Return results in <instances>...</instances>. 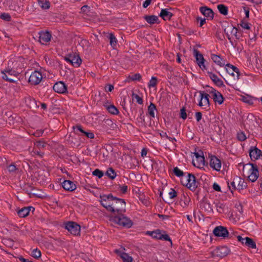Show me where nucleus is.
<instances>
[{"label": "nucleus", "mask_w": 262, "mask_h": 262, "mask_svg": "<svg viewBox=\"0 0 262 262\" xmlns=\"http://www.w3.org/2000/svg\"><path fill=\"white\" fill-rule=\"evenodd\" d=\"M24 67L25 60L23 58L12 56L8 62L7 66L1 72L2 78L7 81L15 82L16 81L11 77H17L22 72Z\"/></svg>", "instance_id": "1"}, {"label": "nucleus", "mask_w": 262, "mask_h": 262, "mask_svg": "<svg viewBox=\"0 0 262 262\" xmlns=\"http://www.w3.org/2000/svg\"><path fill=\"white\" fill-rule=\"evenodd\" d=\"M244 175L251 182H255L259 177V171L257 166L253 164L248 163L245 165L243 169Z\"/></svg>", "instance_id": "2"}, {"label": "nucleus", "mask_w": 262, "mask_h": 262, "mask_svg": "<svg viewBox=\"0 0 262 262\" xmlns=\"http://www.w3.org/2000/svg\"><path fill=\"white\" fill-rule=\"evenodd\" d=\"M181 182L183 185L186 186L191 190H194L197 187L195 178L193 174L187 173L181 178Z\"/></svg>", "instance_id": "3"}, {"label": "nucleus", "mask_w": 262, "mask_h": 262, "mask_svg": "<svg viewBox=\"0 0 262 262\" xmlns=\"http://www.w3.org/2000/svg\"><path fill=\"white\" fill-rule=\"evenodd\" d=\"M146 234L150 236L153 238L156 239L164 240L165 241H170L171 243V240L168 234L166 233L164 231L159 229H156L154 231H147Z\"/></svg>", "instance_id": "4"}, {"label": "nucleus", "mask_w": 262, "mask_h": 262, "mask_svg": "<svg viewBox=\"0 0 262 262\" xmlns=\"http://www.w3.org/2000/svg\"><path fill=\"white\" fill-rule=\"evenodd\" d=\"M126 203L123 199L115 197L111 211L113 213H122L125 211Z\"/></svg>", "instance_id": "5"}, {"label": "nucleus", "mask_w": 262, "mask_h": 262, "mask_svg": "<svg viewBox=\"0 0 262 262\" xmlns=\"http://www.w3.org/2000/svg\"><path fill=\"white\" fill-rule=\"evenodd\" d=\"M113 221L118 225L126 228H130L133 224L132 221L124 215H120L115 216Z\"/></svg>", "instance_id": "6"}, {"label": "nucleus", "mask_w": 262, "mask_h": 262, "mask_svg": "<svg viewBox=\"0 0 262 262\" xmlns=\"http://www.w3.org/2000/svg\"><path fill=\"white\" fill-rule=\"evenodd\" d=\"M114 199L115 197H114L112 194H103L100 195V202L101 204L106 208L107 211H111V208L114 201Z\"/></svg>", "instance_id": "7"}, {"label": "nucleus", "mask_w": 262, "mask_h": 262, "mask_svg": "<svg viewBox=\"0 0 262 262\" xmlns=\"http://www.w3.org/2000/svg\"><path fill=\"white\" fill-rule=\"evenodd\" d=\"M64 59L68 62L72 64L74 67H79L81 64L82 60L79 54L76 52L68 54L65 57Z\"/></svg>", "instance_id": "8"}, {"label": "nucleus", "mask_w": 262, "mask_h": 262, "mask_svg": "<svg viewBox=\"0 0 262 262\" xmlns=\"http://www.w3.org/2000/svg\"><path fill=\"white\" fill-rule=\"evenodd\" d=\"M192 163L193 165L199 168H202L205 165V158L202 151L193 153Z\"/></svg>", "instance_id": "9"}, {"label": "nucleus", "mask_w": 262, "mask_h": 262, "mask_svg": "<svg viewBox=\"0 0 262 262\" xmlns=\"http://www.w3.org/2000/svg\"><path fill=\"white\" fill-rule=\"evenodd\" d=\"M199 95L198 97V105L203 108H207L209 106V100L208 94L206 93L203 91H200L199 92Z\"/></svg>", "instance_id": "10"}, {"label": "nucleus", "mask_w": 262, "mask_h": 262, "mask_svg": "<svg viewBox=\"0 0 262 262\" xmlns=\"http://www.w3.org/2000/svg\"><path fill=\"white\" fill-rule=\"evenodd\" d=\"M208 92L211 95V97L215 103L221 105L223 103L224 98L222 94L218 91L211 88Z\"/></svg>", "instance_id": "11"}, {"label": "nucleus", "mask_w": 262, "mask_h": 262, "mask_svg": "<svg viewBox=\"0 0 262 262\" xmlns=\"http://www.w3.org/2000/svg\"><path fill=\"white\" fill-rule=\"evenodd\" d=\"M65 228L71 234L77 235L79 234L80 227L79 225L74 222H69L65 224Z\"/></svg>", "instance_id": "12"}, {"label": "nucleus", "mask_w": 262, "mask_h": 262, "mask_svg": "<svg viewBox=\"0 0 262 262\" xmlns=\"http://www.w3.org/2000/svg\"><path fill=\"white\" fill-rule=\"evenodd\" d=\"M42 79V74L38 71L32 72L29 78V82L32 85L38 84Z\"/></svg>", "instance_id": "13"}, {"label": "nucleus", "mask_w": 262, "mask_h": 262, "mask_svg": "<svg viewBox=\"0 0 262 262\" xmlns=\"http://www.w3.org/2000/svg\"><path fill=\"white\" fill-rule=\"evenodd\" d=\"M225 68L227 72L231 76H232L234 80H237L239 78V70L236 67L227 63L226 64Z\"/></svg>", "instance_id": "14"}, {"label": "nucleus", "mask_w": 262, "mask_h": 262, "mask_svg": "<svg viewBox=\"0 0 262 262\" xmlns=\"http://www.w3.org/2000/svg\"><path fill=\"white\" fill-rule=\"evenodd\" d=\"M213 233L215 236L222 237L224 238L227 237L229 235V232L227 229L222 226L216 227L214 229Z\"/></svg>", "instance_id": "15"}, {"label": "nucleus", "mask_w": 262, "mask_h": 262, "mask_svg": "<svg viewBox=\"0 0 262 262\" xmlns=\"http://www.w3.org/2000/svg\"><path fill=\"white\" fill-rule=\"evenodd\" d=\"M209 165L214 170L220 171L222 167V162L220 159L215 156L210 157Z\"/></svg>", "instance_id": "16"}, {"label": "nucleus", "mask_w": 262, "mask_h": 262, "mask_svg": "<svg viewBox=\"0 0 262 262\" xmlns=\"http://www.w3.org/2000/svg\"><path fill=\"white\" fill-rule=\"evenodd\" d=\"M193 53L198 66L202 70H206V67L205 64V59L203 55L197 50H194Z\"/></svg>", "instance_id": "17"}, {"label": "nucleus", "mask_w": 262, "mask_h": 262, "mask_svg": "<svg viewBox=\"0 0 262 262\" xmlns=\"http://www.w3.org/2000/svg\"><path fill=\"white\" fill-rule=\"evenodd\" d=\"M53 88L55 92L59 94H64L67 92V85L61 81L56 82Z\"/></svg>", "instance_id": "18"}, {"label": "nucleus", "mask_w": 262, "mask_h": 262, "mask_svg": "<svg viewBox=\"0 0 262 262\" xmlns=\"http://www.w3.org/2000/svg\"><path fill=\"white\" fill-rule=\"evenodd\" d=\"M230 253V250L227 247L222 246L215 249L213 254L217 257H224Z\"/></svg>", "instance_id": "19"}, {"label": "nucleus", "mask_w": 262, "mask_h": 262, "mask_svg": "<svg viewBox=\"0 0 262 262\" xmlns=\"http://www.w3.org/2000/svg\"><path fill=\"white\" fill-rule=\"evenodd\" d=\"M249 153L252 160H258L262 157L261 151L255 146L251 147Z\"/></svg>", "instance_id": "20"}, {"label": "nucleus", "mask_w": 262, "mask_h": 262, "mask_svg": "<svg viewBox=\"0 0 262 262\" xmlns=\"http://www.w3.org/2000/svg\"><path fill=\"white\" fill-rule=\"evenodd\" d=\"M211 59L212 60L213 62H214L216 65L220 67H224V66L225 67L226 64H227L226 63V59L219 55L211 54Z\"/></svg>", "instance_id": "21"}, {"label": "nucleus", "mask_w": 262, "mask_h": 262, "mask_svg": "<svg viewBox=\"0 0 262 262\" xmlns=\"http://www.w3.org/2000/svg\"><path fill=\"white\" fill-rule=\"evenodd\" d=\"M237 239L239 242H240L243 245H244L246 246H248V247L250 248H256V244L253 242V241L248 237H242L241 236L238 235L237 236Z\"/></svg>", "instance_id": "22"}, {"label": "nucleus", "mask_w": 262, "mask_h": 262, "mask_svg": "<svg viewBox=\"0 0 262 262\" xmlns=\"http://www.w3.org/2000/svg\"><path fill=\"white\" fill-rule=\"evenodd\" d=\"M114 252L120 257L123 262H133L132 257L124 252L123 249H115Z\"/></svg>", "instance_id": "23"}, {"label": "nucleus", "mask_w": 262, "mask_h": 262, "mask_svg": "<svg viewBox=\"0 0 262 262\" xmlns=\"http://www.w3.org/2000/svg\"><path fill=\"white\" fill-rule=\"evenodd\" d=\"M39 35V41L41 44H46L51 40L52 36L49 31H41Z\"/></svg>", "instance_id": "24"}, {"label": "nucleus", "mask_w": 262, "mask_h": 262, "mask_svg": "<svg viewBox=\"0 0 262 262\" xmlns=\"http://www.w3.org/2000/svg\"><path fill=\"white\" fill-rule=\"evenodd\" d=\"M207 74L211 80L218 86H225L223 80L211 72L207 71Z\"/></svg>", "instance_id": "25"}, {"label": "nucleus", "mask_w": 262, "mask_h": 262, "mask_svg": "<svg viewBox=\"0 0 262 262\" xmlns=\"http://www.w3.org/2000/svg\"><path fill=\"white\" fill-rule=\"evenodd\" d=\"M62 187L67 191H73L76 188L75 183L70 180H64L62 183Z\"/></svg>", "instance_id": "26"}, {"label": "nucleus", "mask_w": 262, "mask_h": 262, "mask_svg": "<svg viewBox=\"0 0 262 262\" xmlns=\"http://www.w3.org/2000/svg\"><path fill=\"white\" fill-rule=\"evenodd\" d=\"M235 183L236 184V189L241 190L246 188L247 187V183L245 180L239 177H235Z\"/></svg>", "instance_id": "27"}, {"label": "nucleus", "mask_w": 262, "mask_h": 262, "mask_svg": "<svg viewBox=\"0 0 262 262\" xmlns=\"http://www.w3.org/2000/svg\"><path fill=\"white\" fill-rule=\"evenodd\" d=\"M200 11L205 16L209 18L210 19L213 18V12L211 9L208 8L207 7H202L200 8Z\"/></svg>", "instance_id": "28"}, {"label": "nucleus", "mask_w": 262, "mask_h": 262, "mask_svg": "<svg viewBox=\"0 0 262 262\" xmlns=\"http://www.w3.org/2000/svg\"><path fill=\"white\" fill-rule=\"evenodd\" d=\"M103 105L110 113L113 115H117L119 113L117 108L114 105L110 104L108 101L104 103Z\"/></svg>", "instance_id": "29"}, {"label": "nucleus", "mask_w": 262, "mask_h": 262, "mask_svg": "<svg viewBox=\"0 0 262 262\" xmlns=\"http://www.w3.org/2000/svg\"><path fill=\"white\" fill-rule=\"evenodd\" d=\"M46 145L47 144L42 141H37L35 142L34 143V147L35 148V151L34 152V154L41 156V153L40 151L36 150V149H41L45 147Z\"/></svg>", "instance_id": "30"}, {"label": "nucleus", "mask_w": 262, "mask_h": 262, "mask_svg": "<svg viewBox=\"0 0 262 262\" xmlns=\"http://www.w3.org/2000/svg\"><path fill=\"white\" fill-rule=\"evenodd\" d=\"M73 128L75 130V132L77 130L83 134L88 138L93 139L94 138V135L93 133L85 132L83 130L80 125L73 126Z\"/></svg>", "instance_id": "31"}, {"label": "nucleus", "mask_w": 262, "mask_h": 262, "mask_svg": "<svg viewBox=\"0 0 262 262\" xmlns=\"http://www.w3.org/2000/svg\"><path fill=\"white\" fill-rule=\"evenodd\" d=\"M160 16L165 20H169L172 16V13L168 9H163L161 11Z\"/></svg>", "instance_id": "32"}, {"label": "nucleus", "mask_w": 262, "mask_h": 262, "mask_svg": "<svg viewBox=\"0 0 262 262\" xmlns=\"http://www.w3.org/2000/svg\"><path fill=\"white\" fill-rule=\"evenodd\" d=\"M215 204L217 211L220 213H224L227 210V206L224 203L217 202Z\"/></svg>", "instance_id": "33"}, {"label": "nucleus", "mask_w": 262, "mask_h": 262, "mask_svg": "<svg viewBox=\"0 0 262 262\" xmlns=\"http://www.w3.org/2000/svg\"><path fill=\"white\" fill-rule=\"evenodd\" d=\"M241 100L248 104H252L254 100H256V98H254L249 95H244L241 96Z\"/></svg>", "instance_id": "34"}, {"label": "nucleus", "mask_w": 262, "mask_h": 262, "mask_svg": "<svg viewBox=\"0 0 262 262\" xmlns=\"http://www.w3.org/2000/svg\"><path fill=\"white\" fill-rule=\"evenodd\" d=\"M30 211V208L24 207L19 210L17 212L18 215L21 217L27 216Z\"/></svg>", "instance_id": "35"}, {"label": "nucleus", "mask_w": 262, "mask_h": 262, "mask_svg": "<svg viewBox=\"0 0 262 262\" xmlns=\"http://www.w3.org/2000/svg\"><path fill=\"white\" fill-rule=\"evenodd\" d=\"M201 207L207 212H212L213 211V208L211 204L207 201L204 202L202 204Z\"/></svg>", "instance_id": "36"}, {"label": "nucleus", "mask_w": 262, "mask_h": 262, "mask_svg": "<svg viewBox=\"0 0 262 262\" xmlns=\"http://www.w3.org/2000/svg\"><path fill=\"white\" fill-rule=\"evenodd\" d=\"M156 110V105L154 103H151L148 107V113L151 118L155 117V112Z\"/></svg>", "instance_id": "37"}, {"label": "nucleus", "mask_w": 262, "mask_h": 262, "mask_svg": "<svg viewBox=\"0 0 262 262\" xmlns=\"http://www.w3.org/2000/svg\"><path fill=\"white\" fill-rule=\"evenodd\" d=\"M190 202V199L189 196L184 195L183 198L181 199L180 203L181 205L185 208L188 206L189 202Z\"/></svg>", "instance_id": "38"}, {"label": "nucleus", "mask_w": 262, "mask_h": 262, "mask_svg": "<svg viewBox=\"0 0 262 262\" xmlns=\"http://www.w3.org/2000/svg\"><path fill=\"white\" fill-rule=\"evenodd\" d=\"M38 4L43 9H48L50 7V3L47 0H39Z\"/></svg>", "instance_id": "39"}, {"label": "nucleus", "mask_w": 262, "mask_h": 262, "mask_svg": "<svg viewBox=\"0 0 262 262\" xmlns=\"http://www.w3.org/2000/svg\"><path fill=\"white\" fill-rule=\"evenodd\" d=\"M217 9L222 14L226 15L228 12V9L227 6L223 4H220L217 6Z\"/></svg>", "instance_id": "40"}, {"label": "nucleus", "mask_w": 262, "mask_h": 262, "mask_svg": "<svg viewBox=\"0 0 262 262\" xmlns=\"http://www.w3.org/2000/svg\"><path fill=\"white\" fill-rule=\"evenodd\" d=\"M145 19L148 23L150 24L156 23L158 20V17L155 15L146 16Z\"/></svg>", "instance_id": "41"}, {"label": "nucleus", "mask_w": 262, "mask_h": 262, "mask_svg": "<svg viewBox=\"0 0 262 262\" xmlns=\"http://www.w3.org/2000/svg\"><path fill=\"white\" fill-rule=\"evenodd\" d=\"M160 135L161 138L163 139H168L170 142H171L173 144H174V143L176 142V139L174 138L169 137L165 132H162L160 133Z\"/></svg>", "instance_id": "42"}, {"label": "nucleus", "mask_w": 262, "mask_h": 262, "mask_svg": "<svg viewBox=\"0 0 262 262\" xmlns=\"http://www.w3.org/2000/svg\"><path fill=\"white\" fill-rule=\"evenodd\" d=\"M110 39V45L112 47L114 48L117 45V39L113 34L110 33L108 35Z\"/></svg>", "instance_id": "43"}, {"label": "nucleus", "mask_w": 262, "mask_h": 262, "mask_svg": "<svg viewBox=\"0 0 262 262\" xmlns=\"http://www.w3.org/2000/svg\"><path fill=\"white\" fill-rule=\"evenodd\" d=\"M140 200L146 206H149L151 204L148 197H146L145 196L141 195L140 197Z\"/></svg>", "instance_id": "44"}, {"label": "nucleus", "mask_w": 262, "mask_h": 262, "mask_svg": "<svg viewBox=\"0 0 262 262\" xmlns=\"http://www.w3.org/2000/svg\"><path fill=\"white\" fill-rule=\"evenodd\" d=\"M106 175L112 179H114L116 176V174L112 168H109L107 170Z\"/></svg>", "instance_id": "45"}, {"label": "nucleus", "mask_w": 262, "mask_h": 262, "mask_svg": "<svg viewBox=\"0 0 262 262\" xmlns=\"http://www.w3.org/2000/svg\"><path fill=\"white\" fill-rule=\"evenodd\" d=\"M173 171L174 174L176 176L182 178V177H184V176L186 175V174H184L183 171L181 170L180 168H179L177 167H174Z\"/></svg>", "instance_id": "46"}, {"label": "nucleus", "mask_w": 262, "mask_h": 262, "mask_svg": "<svg viewBox=\"0 0 262 262\" xmlns=\"http://www.w3.org/2000/svg\"><path fill=\"white\" fill-rule=\"evenodd\" d=\"M31 255L35 258H38L41 256V252L38 249H34L31 252Z\"/></svg>", "instance_id": "47"}, {"label": "nucleus", "mask_w": 262, "mask_h": 262, "mask_svg": "<svg viewBox=\"0 0 262 262\" xmlns=\"http://www.w3.org/2000/svg\"><path fill=\"white\" fill-rule=\"evenodd\" d=\"M241 27L246 30H250L251 28V25L244 20H241L240 24Z\"/></svg>", "instance_id": "48"}, {"label": "nucleus", "mask_w": 262, "mask_h": 262, "mask_svg": "<svg viewBox=\"0 0 262 262\" xmlns=\"http://www.w3.org/2000/svg\"><path fill=\"white\" fill-rule=\"evenodd\" d=\"M137 121L139 125H144L145 124V117L143 113H141L140 116L137 118Z\"/></svg>", "instance_id": "49"}, {"label": "nucleus", "mask_w": 262, "mask_h": 262, "mask_svg": "<svg viewBox=\"0 0 262 262\" xmlns=\"http://www.w3.org/2000/svg\"><path fill=\"white\" fill-rule=\"evenodd\" d=\"M228 187H229L230 190L232 192L233 191V190L236 189V184L235 183V177L234 178L232 181H231L230 183H228Z\"/></svg>", "instance_id": "50"}, {"label": "nucleus", "mask_w": 262, "mask_h": 262, "mask_svg": "<svg viewBox=\"0 0 262 262\" xmlns=\"http://www.w3.org/2000/svg\"><path fill=\"white\" fill-rule=\"evenodd\" d=\"M7 169L8 171L11 173H14L18 169L16 167V166L14 163L11 164L10 165L8 166Z\"/></svg>", "instance_id": "51"}, {"label": "nucleus", "mask_w": 262, "mask_h": 262, "mask_svg": "<svg viewBox=\"0 0 262 262\" xmlns=\"http://www.w3.org/2000/svg\"><path fill=\"white\" fill-rule=\"evenodd\" d=\"M237 138L238 140L244 141L246 139L247 137L244 132H240L237 133Z\"/></svg>", "instance_id": "52"}, {"label": "nucleus", "mask_w": 262, "mask_h": 262, "mask_svg": "<svg viewBox=\"0 0 262 262\" xmlns=\"http://www.w3.org/2000/svg\"><path fill=\"white\" fill-rule=\"evenodd\" d=\"M157 83V79L155 77H152L150 79L149 83L148 86L149 87H155Z\"/></svg>", "instance_id": "53"}, {"label": "nucleus", "mask_w": 262, "mask_h": 262, "mask_svg": "<svg viewBox=\"0 0 262 262\" xmlns=\"http://www.w3.org/2000/svg\"><path fill=\"white\" fill-rule=\"evenodd\" d=\"M93 174L98 177L99 178H101L103 176V172L99 169H96L94 171H93Z\"/></svg>", "instance_id": "54"}, {"label": "nucleus", "mask_w": 262, "mask_h": 262, "mask_svg": "<svg viewBox=\"0 0 262 262\" xmlns=\"http://www.w3.org/2000/svg\"><path fill=\"white\" fill-rule=\"evenodd\" d=\"M0 18L7 21H9L11 19L10 15L7 13H4L0 15Z\"/></svg>", "instance_id": "55"}, {"label": "nucleus", "mask_w": 262, "mask_h": 262, "mask_svg": "<svg viewBox=\"0 0 262 262\" xmlns=\"http://www.w3.org/2000/svg\"><path fill=\"white\" fill-rule=\"evenodd\" d=\"M180 117L183 120H185L187 118V113L185 107H183L180 110Z\"/></svg>", "instance_id": "56"}, {"label": "nucleus", "mask_w": 262, "mask_h": 262, "mask_svg": "<svg viewBox=\"0 0 262 262\" xmlns=\"http://www.w3.org/2000/svg\"><path fill=\"white\" fill-rule=\"evenodd\" d=\"M129 78L132 80H140L141 78V76L138 73H136L129 76Z\"/></svg>", "instance_id": "57"}, {"label": "nucleus", "mask_w": 262, "mask_h": 262, "mask_svg": "<svg viewBox=\"0 0 262 262\" xmlns=\"http://www.w3.org/2000/svg\"><path fill=\"white\" fill-rule=\"evenodd\" d=\"M169 197L170 199H172L176 197L177 192L173 189H171L170 191L168 193Z\"/></svg>", "instance_id": "58"}, {"label": "nucleus", "mask_w": 262, "mask_h": 262, "mask_svg": "<svg viewBox=\"0 0 262 262\" xmlns=\"http://www.w3.org/2000/svg\"><path fill=\"white\" fill-rule=\"evenodd\" d=\"M133 96H134V98L136 99V102L138 103H139L140 104H142L143 103V99L139 95L135 94V95H134Z\"/></svg>", "instance_id": "59"}, {"label": "nucleus", "mask_w": 262, "mask_h": 262, "mask_svg": "<svg viewBox=\"0 0 262 262\" xmlns=\"http://www.w3.org/2000/svg\"><path fill=\"white\" fill-rule=\"evenodd\" d=\"M227 29L231 30V33L234 35H236L237 33V29L232 26H228ZM227 29H225V31H226Z\"/></svg>", "instance_id": "60"}, {"label": "nucleus", "mask_w": 262, "mask_h": 262, "mask_svg": "<svg viewBox=\"0 0 262 262\" xmlns=\"http://www.w3.org/2000/svg\"><path fill=\"white\" fill-rule=\"evenodd\" d=\"M213 189L217 191H221L220 186L216 183H214L212 185Z\"/></svg>", "instance_id": "61"}, {"label": "nucleus", "mask_w": 262, "mask_h": 262, "mask_svg": "<svg viewBox=\"0 0 262 262\" xmlns=\"http://www.w3.org/2000/svg\"><path fill=\"white\" fill-rule=\"evenodd\" d=\"M195 117L196 121L199 122L202 118V113L201 112H196L195 114Z\"/></svg>", "instance_id": "62"}, {"label": "nucleus", "mask_w": 262, "mask_h": 262, "mask_svg": "<svg viewBox=\"0 0 262 262\" xmlns=\"http://www.w3.org/2000/svg\"><path fill=\"white\" fill-rule=\"evenodd\" d=\"M120 191L123 193H125L127 190V186L123 185L120 186Z\"/></svg>", "instance_id": "63"}, {"label": "nucleus", "mask_w": 262, "mask_h": 262, "mask_svg": "<svg viewBox=\"0 0 262 262\" xmlns=\"http://www.w3.org/2000/svg\"><path fill=\"white\" fill-rule=\"evenodd\" d=\"M198 20L199 21V26L202 27L203 25L205 23V19L199 17Z\"/></svg>", "instance_id": "64"}]
</instances>
